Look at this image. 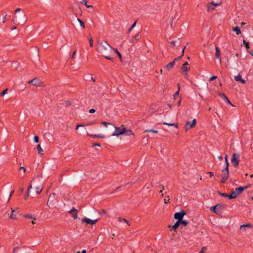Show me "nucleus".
Returning <instances> with one entry per match:
<instances>
[{
    "mask_svg": "<svg viewBox=\"0 0 253 253\" xmlns=\"http://www.w3.org/2000/svg\"><path fill=\"white\" fill-rule=\"evenodd\" d=\"M114 48L110 46L106 41H103L98 43L97 50L106 59L113 60L111 57Z\"/></svg>",
    "mask_w": 253,
    "mask_h": 253,
    "instance_id": "f257e3e1",
    "label": "nucleus"
},
{
    "mask_svg": "<svg viewBox=\"0 0 253 253\" xmlns=\"http://www.w3.org/2000/svg\"><path fill=\"white\" fill-rule=\"evenodd\" d=\"M32 184V188L35 190L36 194H39L43 188V183L40 178H33L30 182Z\"/></svg>",
    "mask_w": 253,
    "mask_h": 253,
    "instance_id": "f03ea898",
    "label": "nucleus"
},
{
    "mask_svg": "<svg viewBox=\"0 0 253 253\" xmlns=\"http://www.w3.org/2000/svg\"><path fill=\"white\" fill-rule=\"evenodd\" d=\"M246 188V187H240L238 188H236L235 190L229 195V199H233L236 198L238 196H239L243 191Z\"/></svg>",
    "mask_w": 253,
    "mask_h": 253,
    "instance_id": "7ed1b4c3",
    "label": "nucleus"
},
{
    "mask_svg": "<svg viewBox=\"0 0 253 253\" xmlns=\"http://www.w3.org/2000/svg\"><path fill=\"white\" fill-rule=\"evenodd\" d=\"M113 126L115 130L112 134V136H118L119 135H123L126 133V127L124 125H122L120 127H117L113 125Z\"/></svg>",
    "mask_w": 253,
    "mask_h": 253,
    "instance_id": "20e7f679",
    "label": "nucleus"
},
{
    "mask_svg": "<svg viewBox=\"0 0 253 253\" xmlns=\"http://www.w3.org/2000/svg\"><path fill=\"white\" fill-rule=\"evenodd\" d=\"M229 167H226L221 171V183H225L229 177Z\"/></svg>",
    "mask_w": 253,
    "mask_h": 253,
    "instance_id": "39448f33",
    "label": "nucleus"
},
{
    "mask_svg": "<svg viewBox=\"0 0 253 253\" xmlns=\"http://www.w3.org/2000/svg\"><path fill=\"white\" fill-rule=\"evenodd\" d=\"M240 155L237 153H233L231 159V163L234 167H237L240 162Z\"/></svg>",
    "mask_w": 253,
    "mask_h": 253,
    "instance_id": "423d86ee",
    "label": "nucleus"
},
{
    "mask_svg": "<svg viewBox=\"0 0 253 253\" xmlns=\"http://www.w3.org/2000/svg\"><path fill=\"white\" fill-rule=\"evenodd\" d=\"M221 2H214V1H211L207 4V10L208 12L211 11L213 10L216 6L220 5Z\"/></svg>",
    "mask_w": 253,
    "mask_h": 253,
    "instance_id": "0eeeda50",
    "label": "nucleus"
},
{
    "mask_svg": "<svg viewBox=\"0 0 253 253\" xmlns=\"http://www.w3.org/2000/svg\"><path fill=\"white\" fill-rule=\"evenodd\" d=\"M190 67L187 62H185L182 64L181 67V73L184 76H186L188 74V72L190 70Z\"/></svg>",
    "mask_w": 253,
    "mask_h": 253,
    "instance_id": "6e6552de",
    "label": "nucleus"
},
{
    "mask_svg": "<svg viewBox=\"0 0 253 253\" xmlns=\"http://www.w3.org/2000/svg\"><path fill=\"white\" fill-rule=\"evenodd\" d=\"M196 121L195 119H193L192 122H187L184 126V129L185 131H187L189 129L195 127L196 126Z\"/></svg>",
    "mask_w": 253,
    "mask_h": 253,
    "instance_id": "1a4fd4ad",
    "label": "nucleus"
},
{
    "mask_svg": "<svg viewBox=\"0 0 253 253\" xmlns=\"http://www.w3.org/2000/svg\"><path fill=\"white\" fill-rule=\"evenodd\" d=\"M222 207V205H221L220 204H218V205H216L214 206L211 207L210 208V210L215 213L219 214V213H220L221 212V210Z\"/></svg>",
    "mask_w": 253,
    "mask_h": 253,
    "instance_id": "9d476101",
    "label": "nucleus"
},
{
    "mask_svg": "<svg viewBox=\"0 0 253 253\" xmlns=\"http://www.w3.org/2000/svg\"><path fill=\"white\" fill-rule=\"evenodd\" d=\"M186 214V212L184 211H181L180 212H176L174 215L175 219H177L178 221H180L182 219L183 216Z\"/></svg>",
    "mask_w": 253,
    "mask_h": 253,
    "instance_id": "9b49d317",
    "label": "nucleus"
},
{
    "mask_svg": "<svg viewBox=\"0 0 253 253\" xmlns=\"http://www.w3.org/2000/svg\"><path fill=\"white\" fill-rule=\"evenodd\" d=\"M98 219L92 220L87 217H84L82 219L83 222H85L87 224L93 225L95 224L97 221Z\"/></svg>",
    "mask_w": 253,
    "mask_h": 253,
    "instance_id": "f8f14e48",
    "label": "nucleus"
},
{
    "mask_svg": "<svg viewBox=\"0 0 253 253\" xmlns=\"http://www.w3.org/2000/svg\"><path fill=\"white\" fill-rule=\"evenodd\" d=\"M55 194L53 193L50 194L49 196L48 201L47 202V206L49 207L52 206L55 202V199L54 198Z\"/></svg>",
    "mask_w": 253,
    "mask_h": 253,
    "instance_id": "ddd939ff",
    "label": "nucleus"
},
{
    "mask_svg": "<svg viewBox=\"0 0 253 253\" xmlns=\"http://www.w3.org/2000/svg\"><path fill=\"white\" fill-rule=\"evenodd\" d=\"M68 212L71 214L72 217L74 219H77L78 218V211L75 208H73L70 211H68Z\"/></svg>",
    "mask_w": 253,
    "mask_h": 253,
    "instance_id": "4468645a",
    "label": "nucleus"
},
{
    "mask_svg": "<svg viewBox=\"0 0 253 253\" xmlns=\"http://www.w3.org/2000/svg\"><path fill=\"white\" fill-rule=\"evenodd\" d=\"M29 84H31L34 85L36 86H40L41 81L38 79L35 78L32 80H30L28 82Z\"/></svg>",
    "mask_w": 253,
    "mask_h": 253,
    "instance_id": "2eb2a0df",
    "label": "nucleus"
},
{
    "mask_svg": "<svg viewBox=\"0 0 253 253\" xmlns=\"http://www.w3.org/2000/svg\"><path fill=\"white\" fill-rule=\"evenodd\" d=\"M215 57L219 61L220 63H221V58L220 56V50L217 46H215Z\"/></svg>",
    "mask_w": 253,
    "mask_h": 253,
    "instance_id": "dca6fc26",
    "label": "nucleus"
},
{
    "mask_svg": "<svg viewBox=\"0 0 253 253\" xmlns=\"http://www.w3.org/2000/svg\"><path fill=\"white\" fill-rule=\"evenodd\" d=\"M234 79L237 82H241L242 84H245L246 81L242 78V76L239 74L238 76L234 77Z\"/></svg>",
    "mask_w": 253,
    "mask_h": 253,
    "instance_id": "f3484780",
    "label": "nucleus"
},
{
    "mask_svg": "<svg viewBox=\"0 0 253 253\" xmlns=\"http://www.w3.org/2000/svg\"><path fill=\"white\" fill-rule=\"evenodd\" d=\"M174 64V61H173L166 65L165 67V68L168 71H169L173 68Z\"/></svg>",
    "mask_w": 253,
    "mask_h": 253,
    "instance_id": "a211bd4d",
    "label": "nucleus"
},
{
    "mask_svg": "<svg viewBox=\"0 0 253 253\" xmlns=\"http://www.w3.org/2000/svg\"><path fill=\"white\" fill-rule=\"evenodd\" d=\"M140 39V35L139 33H137L134 36L132 37V39L131 41V42L133 43L138 41H139Z\"/></svg>",
    "mask_w": 253,
    "mask_h": 253,
    "instance_id": "6ab92c4d",
    "label": "nucleus"
},
{
    "mask_svg": "<svg viewBox=\"0 0 253 253\" xmlns=\"http://www.w3.org/2000/svg\"><path fill=\"white\" fill-rule=\"evenodd\" d=\"M32 188V183L30 184V185L27 189V193L25 196V200H27V198L29 197V196H30V190Z\"/></svg>",
    "mask_w": 253,
    "mask_h": 253,
    "instance_id": "aec40b11",
    "label": "nucleus"
},
{
    "mask_svg": "<svg viewBox=\"0 0 253 253\" xmlns=\"http://www.w3.org/2000/svg\"><path fill=\"white\" fill-rule=\"evenodd\" d=\"M251 228V225L250 224H243L240 226V229L245 231L246 230V228Z\"/></svg>",
    "mask_w": 253,
    "mask_h": 253,
    "instance_id": "412c9836",
    "label": "nucleus"
},
{
    "mask_svg": "<svg viewBox=\"0 0 253 253\" xmlns=\"http://www.w3.org/2000/svg\"><path fill=\"white\" fill-rule=\"evenodd\" d=\"M88 135L92 138H105V136L104 135H100V134H88Z\"/></svg>",
    "mask_w": 253,
    "mask_h": 253,
    "instance_id": "4be33fe9",
    "label": "nucleus"
},
{
    "mask_svg": "<svg viewBox=\"0 0 253 253\" xmlns=\"http://www.w3.org/2000/svg\"><path fill=\"white\" fill-rule=\"evenodd\" d=\"M15 211L11 208V214L9 215V217L13 219H16V215L14 214Z\"/></svg>",
    "mask_w": 253,
    "mask_h": 253,
    "instance_id": "5701e85b",
    "label": "nucleus"
},
{
    "mask_svg": "<svg viewBox=\"0 0 253 253\" xmlns=\"http://www.w3.org/2000/svg\"><path fill=\"white\" fill-rule=\"evenodd\" d=\"M20 11H22L21 8H17L15 11V13H17L18 12ZM20 16L22 18H24L25 17V14L24 13V12L23 11H22V12L20 14Z\"/></svg>",
    "mask_w": 253,
    "mask_h": 253,
    "instance_id": "b1692460",
    "label": "nucleus"
},
{
    "mask_svg": "<svg viewBox=\"0 0 253 253\" xmlns=\"http://www.w3.org/2000/svg\"><path fill=\"white\" fill-rule=\"evenodd\" d=\"M118 221L120 222H125V223H126L128 226L130 225V223L128 221H127L126 219H124V218H121V217H119L118 218Z\"/></svg>",
    "mask_w": 253,
    "mask_h": 253,
    "instance_id": "393cba45",
    "label": "nucleus"
},
{
    "mask_svg": "<svg viewBox=\"0 0 253 253\" xmlns=\"http://www.w3.org/2000/svg\"><path fill=\"white\" fill-rule=\"evenodd\" d=\"M233 31L235 32L237 35H239L241 33L240 28L238 26H236L233 29Z\"/></svg>",
    "mask_w": 253,
    "mask_h": 253,
    "instance_id": "a878e982",
    "label": "nucleus"
},
{
    "mask_svg": "<svg viewBox=\"0 0 253 253\" xmlns=\"http://www.w3.org/2000/svg\"><path fill=\"white\" fill-rule=\"evenodd\" d=\"M180 221H178L177 220L175 223V224L172 226V229H171V230H175L176 229V228H177L178 227V226H179L180 225Z\"/></svg>",
    "mask_w": 253,
    "mask_h": 253,
    "instance_id": "bb28decb",
    "label": "nucleus"
},
{
    "mask_svg": "<svg viewBox=\"0 0 253 253\" xmlns=\"http://www.w3.org/2000/svg\"><path fill=\"white\" fill-rule=\"evenodd\" d=\"M163 125H167L169 126H174L175 127L178 128V124L177 123L171 124V123H168L166 122H163Z\"/></svg>",
    "mask_w": 253,
    "mask_h": 253,
    "instance_id": "cd10ccee",
    "label": "nucleus"
},
{
    "mask_svg": "<svg viewBox=\"0 0 253 253\" xmlns=\"http://www.w3.org/2000/svg\"><path fill=\"white\" fill-rule=\"evenodd\" d=\"M126 133V135L128 136L134 135V133L133 132V131L131 130H130V129L127 130L126 128V133Z\"/></svg>",
    "mask_w": 253,
    "mask_h": 253,
    "instance_id": "c85d7f7f",
    "label": "nucleus"
},
{
    "mask_svg": "<svg viewBox=\"0 0 253 253\" xmlns=\"http://www.w3.org/2000/svg\"><path fill=\"white\" fill-rule=\"evenodd\" d=\"M81 3L85 5L87 8L92 7V5H88L87 4V1L85 0H82V1H81Z\"/></svg>",
    "mask_w": 253,
    "mask_h": 253,
    "instance_id": "c756f323",
    "label": "nucleus"
},
{
    "mask_svg": "<svg viewBox=\"0 0 253 253\" xmlns=\"http://www.w3.org/2000/svg\"><path fill=\"white\" fill-rule=\"evenodd\" d=\"M218 95L221 98H222L223 100H224L225 101L226 99H227V96L223 93H218Z\"/></svg>",
    "mask_w": 253,
    "mask_h": 253,
    "instance_id": "7c9ffc66",
    "label": "nucleus"
},
{
    "mask_svg": "<svg viewBox=\"0 0 253 253\" xmlns=\"http://www.w3.org/2000/svg\"><path fill=\"white\" fill-rule=\"evenodd\" d=\"M225 167H229V163L228 160V157L227 155H226L225 156Z\"/></svg>",
    "mask_w": 253,
    "mask_h": 253,
    "instance_id": "2f4dec72",
    "label": "nucleus"
},
{
    "mask_svg": "<svg viewBox=\"0 0 253 253\" xmlns=\"http://www.w3.org/2000/svg\"><path fill=\"white\" fill-rule=\"evenodd\" d=\"M243 44L245 45L246 48L247 50H248L250 48V44L249 42H247L245 40H243Z\"/></svg>",
    "mask_w": 253,
    "mask_h": 253,
    "instance_id": "473e14b6",
    "label": "nucleus"
},
{
    "mask_svg": "<svg viewBox=\"0 0 253 253\" xmlns=\"http://www.w3.org/2000/svg\"><path fill=\"white\" fill-rule=\"evenodd\" d=\"M145 132H153L154 133H158V131L154 129H146L144 131Z\"/></svg>",
    "mask_w": 253,
    "mask_h": 253,
    "instance_id": "72a5a7b5",
    "label": "nucleus"
},
{
    "mask_svg": "<svg viewBox=\"0 0 253 253\" xmlns=\"http://www.w3.org/2000/svg\"><path fill=\"white\" fill-rule=\"evenodd\" d=\"M218 194H219L220 196L223 197H225V198H229V195L227 194H225V193H221L220 191H218Z\"/></svg>",
    "mask_w": 253,
    "mask_h": 253,
    "instance_id": "f704fd0d",
    "label": "nucleus"
},
{
    "mask_svg": "<svg viewBox=\"0 0 253 253\" xmlns=\"http://www.w3.org/2000/svg\"><path fill=\"white\" fill-rule=\"evenodd\" d=\"M113 52H116L118 56L119 57V58L120 60L122 59V55L119 52V51L117 50V49L114 48Z\"/></svg>",
    "mask_w": 253,
    "mask_h": 253,
    "instance_id": "c9c22d12",
    "label": "nucleus"
},
{
    "mask_svg": "<svg viewBox=\"0 0 253 253\" xmlns=\"http://www.w3.org/2000/svg\"><path fill=\"white\" fill-rule=\"evenodd\" d=\"M78 21L80 23V24L82 27H83L84 29L85 28L84 24L83 21H82L80 19H78Z\"/></svg>",
    "mask_w": 253,
    "mask_h": 253,
    "instance_id": "e433bc0d",
    "label": "nucleus"
},
{
    "mask_svg": "<svg viewBox=\"0 0 253 253\" xmlns=\"http://www.w3.org/2000/svg\"><path fill=\"white\" fill-rule=\"evenodd\" d=\"M89 46L90 47H93V39L91 37H90L89 38Z\"/></svg>",
    "mask_w": 253,
    "mask_h": 253,
    "instance_id": "4c0bfd02",
    "label": "nucleus"
},
{
    "mask_svg": "<svg viewBox=\"0 0 253 253\" xmlns=\"http://www.w3.org/2000/svg\"><path fill=\"white\" fill-rule=\"evenodd\" d=\"M37 150L39 154H41L42 152V149L40 144L37 146Z\"/></svg>",
    "mask_w": 253,
    "mask_h": 253,
    "instance_id": "58836bf2",
    "label": "nucleus"
},
{
    "mask_svg": "<svg viewBox=\"0 0 253 253\" xmlns=\"http://www.w3.org/2000/svg\"><path fill=\"white\" fill-rule=\"evenodd\" d=\"M180 224H182L183 226H186L188 224V221L186 220H180Z\"/></svg>",
    "mask_w": 253,
    "mask_h": 253,
    "instance_id": "ea45409f",
    "label": "nucleus"
},
{
    "mask_svg": "<svg viewBox=\"0 0 253 253\" xmlns=\"http://www.w3.org/2000/svg\"><path fill=\"white\" fill-rule=\"evenodd\" d=\"M101 124L104 125L105 126H107L108 125H112L113 126V125L110 123H108L106 122H102Z\"/></svg>",
    "mask_w": 253,
    "mask_h": 253,
    "instance_id": "a19ab883",
    "label": "nucleus"
},
{
    "mask_svg": "<svg viewBox=\"0 0 253 253\" xmlns=\"http://www.w3.org/2000/svg\"><path fill=\"white\" fill-rule=\"evenodd\" d=\"M179 90H180V88H179V86H178V90L173 95V97H174V99H175L176 96H177L179 95Z\"/></svg>",
    "mask_w": 253,
    "mask_h": 253,
    "instance_id": "79ce46f5",
    "label": "nucleus"
},
{
    "mask_svg": "<svg viewBox=\"0 0 253 253\" xmlns=\"http://www.w3.org/2000/svg\"><path fill=\"white\" fill-rule=\"evenodd\" d=\"M8 89L7 88L5 89L2 91V92L0 93V95L4 96L7 93Z\"/></svg>",
    "mask_w": 253,
    "mask_h": 253,
    "instance_id": "37998d69",
    "label": "nucleus"
},
{
    "mask_svg": "<svg viewBox=\"0 0 253 253\" xmlns=\"http://www.w3.org/2000/svg\"><path fill=\"white\" fill-rule=\"evenodd\" d=\"M136 22H135L131 26L130 29L128 30V32H130L136 26Z\"/></svg>",
    "mask_w": 253,
    "mask_h": 253,
    "instance_id": "c03bdc74",
    "label": "nucleus"
},
{
    "mask_svg": "<svg viewBox=\"0 0 253 253\" xmlns=\"http://www.w3.org/2000/svg\"><path fill=\"white\" fill-rule=\"evenodd\" d=\"M25 217L28 218V219H33V215H31V214H26L24 216Z\"/></svg>",
    "mask_w": 253,
    "mask_h": 253,
    "instance_id": "a18cd8bd",
    "label": "nucleus"
},
{
    "mask_svg": "<svg viewBox=\"0 0 253 253\" xmlns=\"http://www.w3.org/2000/svg\"><path fill=\"white\" fill-rule=\"evenodd\" d=\"M206 250H207V247H203L199 253H205V252H206Z\"/></svg>",
    "mask_w": 253,
    "mask_h": 253,
    "instance_id": "49530a36",
    "label": "nucleus"
},
{
    "mask_svg": "<svg viewBox=\"0 0 253 253\" xmlns=\"http://www.w3.org/2000/svg\"><path fill=\"white\" fill-rule=\"evenodd\" d=\"M34 140L35 142L38 143L39 142V139L38 136H35L34 138Z\"/></svg>",
    "mask_w": 253,
    "mask_h": 253,
    "instance_id": "de8ad7c7",
    "label": "nucleus"
},
{
    "mask_svg": "<svg viewBox=\"0 0 253 253\" xmlns=\"http://www.w3.org/2000/svg\"><path fill=\"white\" fill-rule=\"evenodd\" d=\"M217 79V77H216V76H212V77H211L210 78V81H213V80H215V79Z\"/></svg>",
    "mask_w": 253,
    "mask_h": 253,
    "instance_id": "09e8293b",
    "label": "nucleus"
},
{
    "mask_svg": "<svg viewBox=\"0 0 253 253\" xmlns=\"http://www.w3.org/2000/svg\"><path fill=\"white\" fill-rule=\"evenodd\" d=\"M225 101L226 103H227L228 104H230L231 105L233 106V105L232 104V103H231L230 101L229 100V99L228 98H227V99H226Z\"/></svg>",
    "mask_w": 253,
    "mask_h": 253,
    "instance_id": "8fccbe9b",
    "label": "nucleus"
},
{
    "mask_svg": "<svg viewBox=\"0 0 253 253\" xmlns=\"http://www.w3.org/2000/svg\"><path fill=\"white\" fill-rule=\"evenodd\" d=\"M20 169L22 170L24 172L26 171V168L24 167H21Z\"/></svg>",
    "mask_w": 253,
    "mask_h": 253,
    "instance_id": "3c124183",
    "label": "nucleus"
},
{
    "mask_svg": "<svg viewBox=\"0 0 253 253\" xmlns=\"http://www.w3.org/2000/svg\"><path fill=\"white\" fill-rule=\"evenodd\" d=\"M169 196L168 197V199H165L164 200V202L165 204H167L169 202Z\"/></svg>",
    "mask_w": 253,
    "mask_h": 253,
    "instance_id": "603ef678",
    "label": "nucleus"
},
{
    "mask_svg": "<svg viewBox=\"0 0 253 253\" xmlns=\"http://www.w3.org/2000/svg\"><path fill=\"white\" fill-rule=\"evenodd\" d=\"M89 112L91 114L94 113L95 112V110L94 109H91L89 110Z\"/></svg>",
    "mask_w": 253,
    "mask_h": 253,
    "instance_id": "864d4df0",
    "label": "nucleus"
},
{
    "mask_svg": "<svg viewBox=\"0 0 253 253\" xmlns=\"http://www.w3.org/2000/svg\"><path fill=\"white\" fill-rule=\"evenodd\" d=\"M12 21H13V22L14 23H15L16 22H17V18H16V16H13V18Z\"/></svg>",
    "mask_w": 253,
    "mask_h": 253,
    "instance_id": "5fc2aeb1",
    "label": "nucleus"
},
{
    "mask_svg": "<svg viewBox=\"0 0 253 253\" xmlns=\"http://www.w3.org/2000/svg\"><path fill=\"white\" fill-rule=\"evenodd\" d=\"M6 20V15H5L3 18L2 23H4Z\"/></svg>",
    "mask_w": 253,
    "mask_h": 253,
    "instance_id": "6e6d98bb",
    "label": "nucleus"
},
{
    "mask_svg": "<svg viewBox=\"0 0 253 253\" xmlns=\"http://www.w3.org/2000/svg\"><path fill=\"white\" fill-rule=\"evenodd\" d=\"M169 43L173 46H175V41H171L169 42Z\"/></svg>",
    "mask_w": 253,
    "mask_h": 253,
    "instance_id": "4d7b16f0",
    "label": "nucleus"
},
{
    "mask_svg": "<svg viewBox=\"0 0 253 253\" xmlns=\"http://www.w3.org/2000/svg\"><path fill=\"white\" fill-rule=\"evenodd\" d=\"M84 126V125H80V124L77 125V126H76V129H78L79 128V127H81V126Z\"/></svg>",
    "mask_w": 253,
    "mask_h": 253,
    "instance_id": "13d9d810",
    "label": "nucleus"
},
{
    "mask_svg": "<svg viewBox=\"0 0 253 253\" xmlns=\"http://www.w3.org/2000/svg\"><path fill=\"white\" fill-rule=\"evenodd\" d=\"M14 193V191H11L10 193V195H9V200L10 199V198H11V197L12 196L13 194Z\"/></svg>",
    "mask_w": 253,
    "mask_h": 253,
    "instance_id": "bf43d9fd",
    "label": "nucleus"
},
{
    "mask_svg": "<svg viewBox=\"0 0 253 253\" xmlns=\"http://www.w3.org/2000/svg\"><path fill=\"white\" fill-rule=\"evenodd\" d=\"M208 173L210 174V176L211 177L213 175V173L212 172L209 171V172H208Z\"/></svg>",
    "mask_w": 253,
    "mask_h": 253,
    "instance_id": "052dcab7",
    "label": "nucleus"
},
{
    "mask_svg": "<svg viewBox=\"0 0 253 253\" xmlns=\"http://www.w3.org/2000/svg\"><path fill=\"white\" fill-rule=\"evenodd\" d=\"M36 220V219L35 218L33 217V219H32V223L33 224H35V221Z\"/></svg>",
    "mask_w": 253,
    "mask_h": 253,
    "instance_id": "680f3d73",
    "label": "nucleus"
},
{
    "mask_svg": "<svg viewBox=\"0 0 253 253\" xmlns=\"http://www.w3.org/2000/svg\"><path fill=\"white\" fill-rule=\"evenodd\" d=\"M181 100H182V99H181V98H180V99H179V100L178 101V103H177V105H178V106H180V105L181 103Z\"/></svg>",
    "mask_w": 253,
    "mask_h": 253,
    "instance_id": "e2e57ef3",
    "label": "nucleus"
},
{
    "mask_svg": "<svg viewBox=\"0 0 253 253\" xmlns=\"http://www.w3.org/2000/svg\"><path fill=\"white\" fill-rule=\"evenodd\" d=\"M181 57H182V56H181H181H178V57H177V58H175V59H174L173 61H174V62H175L176 60H179V59H180Z\"/></svg>",
    "mask_w": 253,
    "mask_h": 253,
    "instance_id": "0e129e2a",
    "label": "nucleus"
},
{
    "mask_svg": "<svg viewBox=\"0 0 253 253\" xmlns=\"http://www.w3.org/2000/svg\"><path fill=\"white\" fill-rule=\"evenodd\" d=\"M93 146H97L100 147V144H99V143H94V144H93Z\"/></svg>",
    "mask_w": 253,
    "mask_h": 253,
    "instance_id": "69168bd1",
    "label": "nucleus"
},
{
    "mask_svg": "<svg viewBox=\"0 0 253 253\" xmlns=\"http://www.w3.org/2000/svg\"><path fill=\"white\" fill-rule=\"evenodd\" d=\"M217 158H218L219 160H222L223 157H222V156H218V157H217Z\"/></svg>",
    "mask_w": 253,
    "mask_h": 253,
    "instance_id": "338daca9",
    "label": "nucleus"
},
{
    "mask_svg": "<svg viewBox=\"0 0 253 253\" xmlns=\"http://www.w3.org/2000/svg\"><path fill=\"white\" fill-rule=\"evenodd\" d=\"M250 54L252 55V56H253V50H251L250 52H249Z\"/></svg>",
    "mask_w": 253,
    "mask_h": 253,
    "instance_id": "774afa93",
    "label": "nucleus"
}]
</instances>
